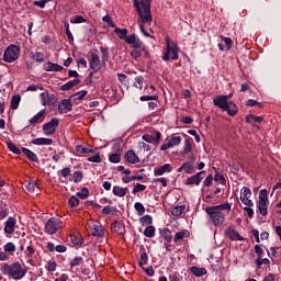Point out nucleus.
Wrapping results in <instances>:
<instances>
[{"instance_id":"obj_36","label":"nucleus","mask_w":281,"mask_h":281,"mask_svg":"<svg viewBox=\"0 0 281 281\" xmlns=\"http://www.w3.org/2000/svg\"><path fill=\"white\" fill-rule=\"evenodd\" d=\"M102 214H111L112 216H115L117 214V207L115 206H104L102 209Z\"/></svg>"},{"instance_id":"obj_35","label":"nucleus","mask_w":281,"mask_h":281,"mask_svg":"<svg viewBox=\"0 0 281 281\" xmlns=\"http://www.w3.org/2000/svg\"><path fill=\"white\" fill-rule=\"evenodd\" d=\"M183 212H186V205L175 206L171 210V216H181V214H183Z\"/></svg>"},{"instance_id":"obj_39","label":"nucleus","mask_w":281,"mask_h":281,"mask_svg":"<svg viewBox=\"0 0 281 281\" xmlns=\"http://www.w3.org/2000/svg\"><path fill=\"white\" fill-rule=\"evenodd\" d=\"M183 168H184L186 175H194V164L183 162Z\"/></svg>"},{"instance_id":"obj_27","label":"nucleus","mask_w":281,"mask_h":281,"mask_svg":"<svg viewBox=\"0 0 281 281\" xmlns=\"http://www.w3.org/2000/svg\"><path fill=\"white\" fill-rule=\"evenodd\" d=\"M79 82H80V79L70 80V81L64 83L63 86H60V90L61 91H69L71 89H74V87H78Z\"/></svg>"},{"instance_id":"obj_17","label":"nucleus","mask_w":281,"mask_h":281,"mask_svg":"<svg viewBox=\"0 0 281 281\" xmlns=\"http://www.w3.org/2000/svg\"><path fill=\"white\" fill-rule=\"evenodd\" d=\"M71 109H72L71 100L64 99L60 101V103L58 105V113H60L63 115L65 113H69V111H71Z\"/></svg>"},{"instance_id":"obj_13","label":"nucleus","mask_w":281,"mask_h":281,"mask_svg":"<svg viewBox=\"0 0 281 281\" xmlns=\"http://www.w3.org/2000/svg\"><path fill=\"white\" fill-rule=\"evenodd\" d=\"M125 43L126 45H131L134 49H142L144 47V43L135 33L128 35Z\"/></svg>"},{"instance_id":"obj_58","label":"nucleus","mask_w":281,"mask_h":281,"mask_svg":"<svg viewBox=\"0 0 281 281\" xmlns=\"http://www.w3.org/2000/svg\"><path fill=\"white\" fill-rule=\"evenodd\" d=\"M214 181L221 182L222 186H225V183H227V180H225V177L218 172L215 173Z\"/></svg>"},{"instance_id":"obj_34","label":"nucleus","mask_w":281,"mask_h":281,"mask_svg":"<svg viewBox=\"0 0 281 281\" xmlns=\"http://www.w3.org/2000/svg\"><path fill=\"white\" fill-rule=\"evenodd\" d=\"M155 232H156V229H155V226H153V225H149V226H147L146 228H145V231H144V236L146 237V238H155Z\"/></svg>"},{"instance_id":"obj_22","label":"nucleus","mask_w":281,"mask_h":281,"mask_svg":"<svg viewBox=\"0 0 281 281\" xmlns=\"http://www.w3.org/2000/svg\"><path fill=\"white\" fill-rule=\"evenodd\" d=\"M166 172H172V166H170V164H165L164 166L154 170L155 177H161L162 175H166Z\"/></svg>"},{"instance_id":"obj_53","label":"nucleus","mask_w":281,"mask_h":281,"mask_svg":"<svg viewBox=\"0 0 281 281\" xmlns=\"http://www.w3.org/2000/svg\"><path fill=\"white\" fill-rule=\"evenodd\" d=\"M146 190V186L142 183H136L133 188L132 194H137V192H144Z\"/></svg>"},{"instance_id":"obj_51","label":"nucleus","mask_w":281,"mask_h":281,"mask_svg":"<svg viewBox=\"0 0 281 281\" xmlns=\"http://www.w3.org/2000/svg\"><path fill=\"white\" fill-rule=\"evenodd\" d=\"M122 159V155L120 154H112L110 157H109V161H111V164H120Z\"/></svg>"},{"instance_id":"obj_64","label":"nucleus","mask_w":281,"mask_h":281,"mask_svg":"<svg viewBox=\"0 0 281 281\" xmlns=\"http://www.w3.org/2000/svg\"><path fill=\"white\" fill-rule=\"evenodd\" d=\"M56 267H57L56 261H48L46 269L47 271L52 272V271H56Z\"/></svg>"},{"instance_id":"obj_59","label":"nucleus","mask_w":281,"mask_h":281,"mask_svg":"<svg viewBox=\"0 0 281 281\" xmlns=\"http://www.w3.org/2000/svg\"><path fill=\"white\" fill-rule=\"evenodd\" d=\"M131 56H132V58H134V60H137V58H139V56H142V48H134L131 52Z\"/></svg>"},{"instance_id":"obj_2","label":"nucleus","mask_w":281,"mask_h":281,"mask_svg":"<svg viewBox=\"0 0 281 281\" xmlns=\"http://www.w3.org/2000/svg\"><path fill=\"white\" fill-rule=\"evenodd\" d=\"M205 212L211 225L214 227H222V225L225 224V213L223 212H232V203L226 202L214 206H206Z\"/></svg>"},{"instance_id":"obj_52","label":"nucleus","mask_w":281,"mask_h":281,"mask_svg":"<svg viewBox=\"0 0 281 281\" xmlns=\"http://www.w3.org/2000/svg\"><path fill=\"white\" fill-rule=\"evenodd\" d=\"M76 151L79 153V155H89V153H90L89 148L85 147L82 145H77Z\"/></svg>"},{"instance_id":"obj_28","label":"nucleus","mask_w":281,"mask_h":281,"mask_svg":"<svg viewBox=\"0 0 281 281\" xmlns=\"http://www.w3.org/2000/svg\"><path fill=\"white\" fill-rule=\"evenodd\" d=\"M112 192L114 196L123 198V196H126V194L128 193V188L114 186Z\"/></svg>"},{"instance_id":"obj_21","label":"nucleus","mask_w":281,"mask_h":281,"mask_svg":"<svg viewBox=\"0 0 281 281\" xmlns=\"http://www.w3.org/2000/svg\"><path fill=\"white\" fill-rule=\"evenodd\" d=\"M125 159L128 164H139V156L133 149L125 153Z\"/></svg>"},{"instance_id":"obj_5","label":"nucleus","mask_w":281,"mask_h":281,"mask_svg":"<svg viewBox=\"0 0 281 281\" xmlns=\"http://www.w3.org/2000/svg\"><path fill=\"white\" fill-rule=\"evenodd\" d=\"M166 48L162 54V60L168 63V60H179V45L170 40L169 36L165 38Z\"/></svg>"},{"instance_id":"obj_48","label":"nucleus","mask_w":281,"mask_h":281,"mask_svg":"<svg viewBox=\"0 0 281 281\" xmlns=\"http://www.w3.org/2000/svg\"><path fill=\"white\" fill-rule=\"evenodd\" d=\"M240 199H251V189L244 187L241 189V195Z\"/></svg>"},{"instance_id":"obj_29","label":"nucleus","mask_w":281,"mask_h":281,"mask_svg":"<svg viewBox=\"0 0 281 281\" xmlns=\"http://www.w3.org/2000/svg\"><path fill=\"white\" fill-rule=\"evenodd\" d=\"M22 153L25 155V157H27L30 161H38V156H36L34 151L30 150L29 148L22 147Z\"/></svg>"},{"instance_id":"obj_41","label":"nucleus","mask_w":281,"mask_h":281,"mask_svg":"<svg viewBox=\"0 0 281 281\" xmlns=\"http://www.w3.org/2000/svg\"><path fill=\"white\" fill-rule=\"evenodd\" d=\"M7 147H8L9 150H11V153H13L14 155H21V149H20L19 147H16V145H14V143L8 142V143H7Z\"/></svg>"},{"instance_id":"obj_45","label":"nucleus","mask_w":281,"mask_h":281,"mask_svg":"<svg viewBox=\"0 0 281 281\" xmlns=\"http://www.w3.org/2000/svg\"><path fill=\"white\" fill-rule=\"evenodd\" d=\"M139 223L142 225H153V216L150 215H145L143 217L139 218Z\"/></svg>"},{"instance_id":"obj_44","label":"nucleus","mask_w":281,"mask_h":281,"mask_svg":"<svg viewBox=\"0 0 281 281\" xmlns=\"http://www.w3.org/2000/svg\"><path fill=\"white\" fill-rule=\"evenodd\" d=\"M85 263V258L82 257H75L71 261H70V267H80V265Z\"/></svg>"},{"instance_id":"obj_4","label":"nucleus","mask_w":281,"mask_h":281,"mask_svg":"<svg viewBox=\"0 0 281 281\" xmlns=\"http://www.w3.org/2000/svg\"><path fill=\"white\" fill-rule=\"evenodd\" d=\"M214 106H217L222 111H226L231 117H234L236 113H238V108L234 102L227 101V97L225 94L217 95L215 100H213Z\"/></svg>"},{"instance_id":"obj_12","label":"nucleus","mask_w":281,"mask_h":281,"mask_svg":"<svg viewBox=\"0 0 281 281\" xmlns=\"http://www.w3.org/2000/svg\"><path fill=\"white\" fill-rule=\"evenodd\" d=\"M205 171H200L186 180V186H200L203 179H205Z\"/></svg>"},{"instance_id":"obj_54","label":"nucleus","mask_w":281,"mask_h":281,"mask_svg":"<svg viewBox=\"0 0 281 281\" xmlns=\"http://www.w3.org/2000/svg\"><path fill=\"white\" fill-rule=\"evenodd\" d=\"M136 88L144 89V76L135 77Z\"/></svg>"},{"instance_id":"obj_56","label":"nucleus","mask_w":281,"mask_h":281,"mask_svg":"<svg viewBox=\"0 0 281 281\" xmlns=\"http://www.w3.org/2000/svg\"><path fill=\"white\" fill-rule=\"evenodd\" d=\"M70 240L72 245H82V237L80 236L70 235Z\"/></svg>"},{"instance_id":"obj_14","label":"nucleus","mask_w":281,"mask_h":281,"mask_svg":"<svg viewBox=\"0 0 281 281\" xmlns=\"http://www.w3.org/2000/svg\"><path fill=\"white\" fill-rule=\"evenodd\" d=\"M142 139L147 142V144H155V146H159V144H161V133L156 131L155 136L145 134L142 136Z\"/></svg>"},{"instance_id":"obj_25","label":"nucleus","mask_w":281,"mask_h":281,"mask_svg":"<svg viewBox=\"0 0 281 281\" xmlns=\"http://www.w3.org/2000/svg\"><path fill=\"white\" fill-rule=\"evenodd\" d=\"M111 229L115 234H124V232H125L124 223H122L120 221H115L114 223H112Z\"/></svg>"},{"instance_id":"obj_10","label":"nucleus","mask_w":281,"mask_h":281,"mask_svg":"<svg viewBox=\"0 0 281 281\" xmlns=\"http://www.w3.org/2000/svg\"><path fill=\"white\" fill-rule=\"evenodd\" d=\"M89 65H90V69H92V71L94 74H98V71H100V69H102L103 64L100 60V55H98L97 52H92L90 54Z\"/></svg>"},{"instance_id":"obj_32","label":"nucleus","mask_w":281,"mask_h":281,"mask_svg":"<svg viewBox=\"0 0 281 281\" xmlns=\"http://www.w3.org/2000/svg\"><path fill=\"white\" fill-rule=\"evenodd\" d=\"M19 104H21V94H15L11 98V109L16 111V109H19Z\"/></svg>"},{"instance_id":"obj_33","label":"nucleus","mask_w":281,"mask_h":281,"mask_svg":"<svg viewBox=\"0 0 281 281\" xmlns=\"http://www.w3.org/2000/svg\"><path fill=\"white\" fill-rule=\"evenodd\" d=\"M68 205L71 210H76V207L80 205V199H78L76 195H71L68 200Z\"/></svg>"},{"instance_id":"obj_63","label":"nucleus","mask_w":281,"mask_h":281,"mask_svg":"<svg viewBox=\"0 0 281 281\" xmlns=\"http://www.w3.org/2000/svg\"><path fill=\"white\" fill-rule=\"evenodd\" d=\"M212 181H214V176L209 175V176L205 178L203 184H204L206 188H210V187L212 186Z\"/></svg>"},{"instance_id":"obj_49","label":"nucleus","mask_w":281,"mask_h":281,"mask_svg":"<svg viewBox=\"0 0 281 281\" xmlns=\"http://www.w3.org/2000/svg\"><path fill=\"white\" fill-rule=\"evenodd\" d=\"M9 214H10L9 207H5V206L0 207V221L8 218Z\"/></svg>"},{"instance_id":"obj_6","label":"nucleus","mask_w":281,"mask_h":281,"mask_svg":"<svg viewBox=\"0 0 281 281\" xmlns=\"http://www.w3.org/2000/svg\"><path fill=\"white\" fill-rule=\"evenodd\" d=\"M21 55V48L19 46L11 44L7 47L3 54L4 63H14Z\"/></svg>"},{"instance_id":"obj_38","label":"nucleus","mask_w":281,"mask_h":281,"mask_svg":"<svg viewBox=\"0 0 281 281\" xmlns=\"http://www.w3.org/2000/svg\"><path fill=\"white\" fill-rule=\"evenodd\" d=\"M134 209L136 210L138 216H144V214H146V207H144V204L140 202H136L134 204Z\"/></svg>"},{"instance_id":"obj_11","label":"nucleus","mask_w":281,"mask_h":281,"mask_svg":"<svg viewBox=\"0 0 281 281\" xmlns=\"http://www.w3.org/2000/svg\"><path fill=\"white\" fill-rule=\"evenodd\" d=\"M60 124L58 117H53L49 122L43 125L44 135H54L56 133V127Z\"/></svg>"},{"instance_id":"obj_50","label":"nucleus","mask_w":281,"mask_h":281,"mask_svg":"<svg viewBox=\"0 0 281 281\" xmlns=\"http://www.w3.org/2000/svg\"><path fill=\"white\" fill-rule=\"evenodd\" d=\"M83 177L85 176L82 175V171H75L72 175L74 183H80V181H82Z\"/></svg>"},{"instance_id":"obj_3","label":"nucleus","mask_w":281,"mask_h":281,"mask_svg":"<svg viewBox=\"0 0 281 281\" xmlns=\"http://www.w3.org/2000/svg\"><path fill=\"white\" fill-rule=\"evenodd\" d=\"M0 271L3 276L12 278V280H23V278L27 276V269L23 268L19 262H13L11 265L3 263Z\"/></svg>"},{"instance_id":"obj_43","label":"nucleus","mask_w":281,"mask_h":281,"mask_svg":"<svg viewBox=\"0 0 281 281\" xmlns=\"http://www.w3.org/2000/svg\"><path fill=\"white\" fill-rule=\"evenodd\" d=\"M31 58H32V60H35L36 63H45V57H44L43 53H41V52L32 54Z\"/></svg>"},{"instance_id":"obj_8","label":"nucleus","mask_w":281,"mask_h":281,"mask_svg":"<svg viewBox=\"0 0 281 281\" xmlns=\"http://www.w3.org/2000/svg\"><path fill=\"white\" fill-rule=\"evenodd\" d=\"M63 227V221L58 217H50L45 224V232L49 236H54L58 229Z\"/></svg>"},{"instance_id":"obj_20","label":"nucleus","mask_w":281,"mask_h":281,"mask_svg":"<svg viewBox=\"0 0 281 281\" xmlns=\"http://www.w3.org/2000/svg\"><path fill=\"white\" fill-rule=\"evenodd\" d=\"M43 69H44V71H63V69H65V67H63L58 64L52 63V61H46L43 65Z\"/></svg>"},{"instance_id":"obj_55","label":"nucleus","mask_w":281,"mask_h":281,"mask_svg":"<svg viewBox=\"0 0 281 281\" xmlns=\"http://www.w3.org/2000/svg\"><path fill=\"white\" fill-rule=\"evenodd\" d=\"M88 161H91L92 164H102V157H100V154H97L94 156L89 157Z\"/></svg>"},{"instance_id":"obj_7","label":"nucleus","mask_w":281,"mask_h":281,"mask_svg":"<svg viewBox=\"0 0 281 281\" xmlns=\"http://www.w3.org/2000/svg\"><path fill=\"white\" fill-rule=\"evenodd\" d=\"M258 210L262 216H267V210H269V195L267 189L259 191Z\"/></svg>"},{"instance_id":"obj_16","label":"nucleus","mask_w":281,"mask_h":281,"mask_svg":"<svg viewBox=\"0 0 281 281\" xmlns=\"http://www.w3.org/2000/svg\"><path fill=\"white\" fill-rule=\"evenodd\" d=\"M16 227V218L15 217H8L4 222V234H14V229Z\"/></svg>"},{"instance_id":"obj_47","label":"nucleus","mask_w":281,"mask_h":281,"mask_svg":"<svg viewBox=\"0 0 281 281\" xmlns=\"http://www.w3.org/2000/svg\"><path fill=\"white\" fill-rule=\"evenodd\" d=\"M77 196H79V199H89V189H87V187H83L81 189V191L77 192Z\"/></svg>"},{"instance_id":"obj_26","label":"nucleus","mask_w":281,"mask_h":281,"mask_svg":"<svg viewBox=\"0 0 281 281\" xmlns=\"http://www.w3.org/2000/svg\"><path fill=\"white\" fill-rule=\"evenodd\" d=\"M190 272L195 276V278H202V276H205L207 273V269L205 268H199L196 266H192L190 268Z\"/></svg>"},{"instance_id":"obj_46","label":"nucleus","mask_w":281,"mask_h":281,"mask_svg":"<svg viewBox=\"0 0 281 281\" xmlns=\"http://www.w3.org/2000/svg\"><path fill=\"white\" fill-rule=\"evenodd\" d=\"M186 237V232H178L176 233L175 237H173V243H176V245H179V243H181V240H183V238Z\"/></svg>"},{"instance_id":"obj_24","label":"nucleus","mask_w":281,"mask_h":281,"mask_svg":"<svg viewBox=\"0 0 281 281\" xmlns=\"http://www.w3.org/2000/svg\"><path fill=\"white\" fill-rule=\"evenodd\" d=\"M114 34L120 38V41H125L128 38V29H120V27H114Z\"/></svg>"},{"instance_id":"obj_42","label":"nucleus","mask_w":281,"mask_h":281,"mask_svg":"<svg viewBox=\"0 0 281 281\" xmlns=\"http://www.w3.org/2000/svg\"><path fill=\"white\" fill-rule=\"evenodd\" d=\"M3 249L8 254H14V251H16V246L14 245V243L9 241L4 245Z\"/></svg>"},{"instance_id":"obj_1","label":"nucleus","mask_w":281,"mask_h":281,"mask_svg":"<svg viewBox=\"0 0 281 281\" xmlns=\"http://www.w3.org/2000/svg\"><path fill=\"white\" fill-rule=\"evenodd\" d=\"M133 7L135 8L139 20V30L146 37L155 38L150 33L146 32V23H153V13H150V0H133Z\"/></svg>"},{"instance_id":"obj_18","label":"nucleus","mask_w":281,"mask_h":281,"mask_svg":"<svg viewBox=\"0 0 281 281\" xmlns=\"http://www.w3.org/2000/svg\"><path fill=\"white\" fill-rule=\"evenodd\" d=\"M225 234L227 236V238H229V240H239V241H243L245 240V237H243L238 231L232 228V227H228L226 231H225Z\"/></svg>"},{"instance_id":"obj_57","label":"nucleus","mask_w":281,"mask_h":281,"mask_svg":"<svg viewBox=\"0 0 281 281\" xmlns=\"http://www.w3.org/2000/svg\"><path fill=\"white\" fill-rule=\"evenodd\" d=\"M144 265H148V254L146 251L140 255L139 267H144Z\"/></svg>"},{"instance_id":"obj_19","label":"nucleus","mask_w":281,"mask_h":281,"mask_svg":"<svg viewBox=\"0 0 281 281\" xmlns=\"http://www.w3.org/2000/svg\"><path fill=\"white\" fill-rule=\"evenodd\" d=\"M91 235L97 236V238H102V236H104V227H102V223L97 222L91 226Z\"/></svg>"},{"instance_id":"obj_23","label":"nucleus","mask_w":281,"mask_h":281,"mask_svg":"<svg viewBox=\"0 0 281 281\" xmlns=\"http://www.w3.org/2000/svg\"><path fill=\"white\" fill-rule=\"evenodd\" d=\"M31 144H34L35 146H52L54 144V140L52 138H35L31 142Z\"/></svg>"},{"instance_id":"obj_40","label":"nucleus","mask_w":281,"mask_h":281,"mask_svg":"<svg viewBox=\"0 0 281 281\" xmlns=\"http://www.w3.org/2000/svg\"><path fill=\"white\" fill-rule=\"evenodd\" d=\"M183 153L184 155H188V153H192V138H187L184 140Z\"/></svg>"},{"instance_id":"obj_31","label":"nucleus","mask_w":281,"mask_h":281,"mask_svg":"<svg viewBox=\"0 0 281 281\" xmlns=\"http://www.w3.org/2000/svg\"><path fill=\"white\" fill-rule=\"evenodd\" d=\"M160 236L164 238V240H167V243H172V232L168 228H164L159 231Z\"/></svg>"},{"instance_id":"obj_30","label":"nucleus","mask_w":281,"mask_h":281,"mask_svg":"<svg viewBox=\"0 0 281 281\" xmlns=\"http://www.w3.org/2000/svg\"><path fill=\"white\" fill-rule=\"evenodd\" d=\"M101 56H102V65L106 67V63H109V47L101 46L100 47Z\"/></svg>"},{"instance_id":"obj_60","label":"nucleus","mask_w":281,"mask_h":281,"mask_svg":"<svg viewBox=\"0 0 281 281\" xmlns=\"http://www.w3.org/2000/svg\"><path fill=\"white\" fill-rule=\"evenodd\" d=\"M103 23H108V25H110V27H115V22H113V20L111 19L110 15H104L102 18Z\"/></svg>"},{"instance_id":"obj_37","label":"nucleus","mask_w":281,"mask_h":281,"mask_svg":"<svg viewBox=\"0 0 281 281\" xmlns=\"http://www.w3.org/2000/svg\"><path fill=\"white\" fill-rule=\"evenodd\" d=\"M36 188H38V184L34 180H30L25 183L27 192H36Z\"/></svg>"},{"instance_id":"obj_15","label":"nucleus","mask_w":281,"mask_h":281,"mask_svg":"<svg viewBox=\"0 0 281 281\" xmlns=\"http://www.w3.org/2000/svg\"><path fill=\"white\" fill-rule=\"evenodd\" d=\"M46 111L45 109L41 110L37 114L30 119L31 126H36V124H43L45 122Z\"/></svg>"},{"instance_id":"obj_62","label":"nucleus","mask_w":281,"mask_h":281,"mask_svg":"<svg viewBox=\"0 0 281 281\" xmlns=\"http://www.w3.org/2000/svg\"><path fill=\"white\" fill-rule=\"evenodd\" d=\"M159 97L157 95H142L139 98L140 102H148L150 100H158Z\"/></svg>"},{"instance_id":"obj_9","label":"nucleus","mask_w":281,"mask_h":281,"mask_svg":"<svg viewBox=\"0 0 281 281\" xmlns=\"http://www.w3.org/2000/svg\"><path fill=\"white\" fill-rule=\"evenodd\" d=\"M181 136L173 134L171 137H167L165 143L160 146V150H168V148H175L181 144Z\"/></svg>"},{"instance_id":"obj_61","label":"nucleus","mask_w":281,"mask_h":281,"mask_svg":"<svg viewBox=\"0 0 281 281\" xmlns=\"http://www.w3.org/2000/svg\"><path fill=\"white\" fill-rule=\"evenodd\" d=\"M221 40L224 41V43H225V45L227 47V50H231L232 49V45H233L232 38L225 37V36H221Z\"/></svg>"}]
</instances>
